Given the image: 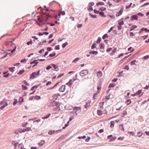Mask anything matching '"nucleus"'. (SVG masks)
<instances>
[{
    "instance_id": "nucleus-10",
    "label": "nucleus",
    "mask_w": 149,
    "mask_h": 149,
    "mask_svg": "<svg viewBox=\"0 0 149 149\" xmlns=\"http://www.w3.org/2000/svg\"><path fill=\"white\" fill-rule=\"evenodd\" d=\"M76 80V79H73L70 80L67 83L66 85H68L70 87L71 86L73 83L74 81Z\"/></svg>"
},
{
    "instance_id": "nucleus-25",
    "label": "nucleus",
    "mask_w": 149,
    "mask_h": 149,
    "mask_svg": "<svg viewBox=\"0 0 149 149\" xmlns=\"http://www.w3.org/2000/svg\"><path fill=\"white\" fill-rule=\"evenodd\" d=\"M89 54H98V52L96 51H91L90 52Z\"/></svg>"
},
{
    "instance_id": "nucleus-45",
    "label": "nucleus",
    "mask_w": 149,
    "mask_h": 149,
    "mask_svg": "<svg viewBox=\"0 0 149 149\" xmlns=\"http://www.w3.org/2000/svg\"><path fill=\"white\" fill-rule=\"evenodd\" d=\"M89 14L90 15L92 18H96V16L95 15H93L91 13H89Z\"/></svg>"
},
{
    "instance_id": "nucleus-39",
    "label": "nucleus",
    "mask_w": 149,
    "mask_h": 149,
    "mask_svg": "<svg viewBox=\"0 0 149 149\" xmlns=\"http://www.w3.org/2000/svg\"><path fill=\"white\" fill-rule=\"evenodd\" d=\"M25 70L24 69L20 70L19 71V75H21L24 72Z\"/></svg>"
},
{
    "instance_id": "nucleus-29",
    "label": "nucleus",
    "mask_w": 149,
    "mask_h": 149,
    "mask_svg": "<svg viewBox=\"0 0 149 149\" xmlns=\"http://www.w3.org/2000/svg\"><path fill=\"white\" fill-rule=\"evenodd\" d=\"M138 62L134 60V61H132L131 62V65H135L136 63H138Z\"/></svg>"
},
{
    "instance_id": "nucleus-51",
    "label": "nucleus",
    "mask_w": 149,
    "mask_h": 149,
    "mask_svg": "<svg viewBox=\"0 0 149 149\" xmlns=\"http://www.w3.org/2000/svg\"><path fill=\"white\" fill-rule=\"evenodd\" d=\"M54 131H50L48 132V133L49 134H54Z\"/></svg>"
},
{
    "instance_id": "nucleus-22",
    "label": "nucleus",
    "mask_w": 149,
    "mask_h": 149,
    "mask_svg": "<svg viewBox=\"0 0 149 149\" xmlns=\"http://www.w3.org/2000/svg\"><path fill=\"white\" fill-rule=\"evenodd\" d=\"M131 102V101L130 99L127 100L125 102V103L127 105H129Z\"/></svg>"
},
{
    "instance_id": "nucleus-46",
    "label": "nucleus",
    "mask_w": 149,
    "mask_h": 149,
    "mask_svg": "<svg viewBox=\"0 0 149 149\" xmlns=\"http://www.w3.org/2000/svg\"><path fill=\"white\" fill-rule=\"evenodd\" d=\"M137 135L138 137H141L142 136V133L140 132H138L137 133Z\"/></svg>"
},
{
    "instance_id": "nucleus-53",
    "label": "nucleus",
    "mask_w": 149,
    "mask_h": 149,
    "mask_svg": "<svg viewBox=\"0 0 149 149\" xmlns=\"http://www.w3.org/2000/svg\"><path fill=\"white\" fill-rule=\"evenodd\" d=\"M38 87V86H33L31 89V90H33L34 89H36Z\"/></svg>"
},
{
    "instance_id": "nucleus-31",
    "label": "nucleus",
    "mask_w": 149,
    "mask_h": 149,
    "mask_svg": "<svg viewBox=\"0 0 149 149\" xmlns=\"http://www.w3.org/2000/svg\"><path fill=\"white\" fill-rule=\"evenodd\" d=\"M134 50V49L132 48V47H130L128 49V51H130V52H133Z\"/></svg>"
},
{
    "instance_id": "nucleus-7",
    "label": "nucleus",
    "mask_w": 149,
    "mask_h": 149,
    "mask_svg": "<svg viewBox=\"0 0 149 149\" xmlns=\"http://www.w3.org/2000/svg\"><path fill=\"white\" fill-rule=\"evenodd\" d=\"M88 73V70H84L81 71L80 72L79 74L81 76L83 77L87 74Z\"/></svg>"
},
{
    "instance_id": "nucleus-63",
    "label": "nucleus",
    "mask_w": 149,
    "mask_h": 149,
    "mask_svg": "<svg viewBox=\"0 0 149 149\" xmlns=\"http://www.w3.org/2000/svg\"><path fill=\"white\" fill-rule=\"evenodd\" d=\"M127 114V112L126 111H124L123 112V113L122 114V117L124 116L125 115Z\"/></svg>"
},
{
    "instance_id": "nucleus-33",
    "label": "nucleus",
    "mask_w": 149,
    "mask_h": 149,
    "mask_svg": "<svg viewBox=\"0 0 149 149\" xmlns=\"http://www.w3.org/2000/svg\"><path fill=\"white\" fill-rule=\"evenodd\" d=\"M116 86V84L115 83L111 84H110L109 88L113 87Z\"/></svg>"
},
{
    "instance_id": "nucleus-6",
    "label": "nucleus",
    "mask_w": 149,
    "mask_h": 149,
    "mask_svg": "<svg viewBox=\"0 0 149 149\" xmlns=\"http://www.w3.org/2000/svg\"><path fill=\"white\" fill-rule=\"evenodd\" d=\"M0 105H1L2 107H4V108L8 105L7 100H3L0 103Z\"/></svg>"
},
{
    "instance_id": "nucleus-19",
    "label": "nucleus",
    "mask_w": 149,
    "mask_h": 149,
    "mask_svg": "<svg viewBox=\"0 0 149 149\" xmlns=\"http://www.w3.org/2000/svg\"><path fill=\"white\" fill-rule=\"evenodd\" d=\"M51 65L52 66L53 68H54V69L56 70L57 71L58 70V66L54 64H52Z\"/></svg>"
},
{
    "instance_id": "nucleus-36",
    "label": "nucleus",
    "mask_w": 149,
    "mask_h": 149,
    "mask_svg": "<svg viewBox=\"0 0 149 149\" xmlns=\"http://www.w3.org/2000/svg\"><path fill=\"white\" fill-rule=\"evenodd\" d=\"M50 115H51L50 113H49L48 115H46L45 117H42V119H47L49 117V116H50Z\"/></svg>"
},
{
    "instance_id": "nucleus-20",
    "label": "nucleus",
    "mask_w": 149,
    "mask_h": 149,
    "mask_svg": "<svg viewBox=\"0 0 149 149\" xmlns=\"http://www.w3.org/2000/svg\"><path fill=\"white\" fill-rule=\"evenodd\" d=\"M45 143V141L44 140H42L40 143H38V145L40 146H42Z\"/></svg>"
},
{
    "instance_id": "nucleus-9",
    "label": "nucleus",
    "mask_w": 149,
    "mask_h": 149,
    "mask_svg": "<svg viewBox=\"0 0 149 149\" xmlns=\"http://www.w3.org/2000/svg\"><path fill=\"white\" fill-rule=\"evenodd\" d=\"M65 14V13L64 11H61L58 13V15H54L53 16V17L55 18H57V17H58L59 18H60L61 15H64Z\"/></svg>"
},
{
    "instance_id": "nucleus-56",
    "label": "nucleus",
    "mask_w": 149,
    "mask_h": 149,
    "mask_svg": "<svg viewBox=\"0 0 149 149\" xmlns=\"http://www.w3.org/2000/svg\"><path fill=\"white\" fill-rule=\"evenodd\" d=\"M64 75V74L63 73L61 74H59L57 77V79H58L59 78L62 77Z\"/></svg>"
},
{
    "instance_id": "nucleus-17",
    "label": "nucleus",
    "mask_w": 149,
    "mask_h": 149,
    "mask_svg": "<svg viewBox=\"0 0 149 149\" xmlns=\"http://www.w3.org/2000/svg\"><path fill=\"white\" fill-rule=\"evenodd\" d=\"M108 16L111 19H114L115 18V15L112 14H109L108 15Z\"/></svg>"
},
{
    "instance_id": "nucleus-2",
    "label": "nucleus",
    "mask_w": 149,
    "mask_h": 149,
    "mask_svg": "<svg viewBox=\"0 0 149 149\" xmlns=\"http://www.w3.org/2000/svg\"><path fill=\"white\" fill-rule=\"evenodd\" d=\"M4 49L11 51V53L15 51L16 47L15 46V40L13 39H8L6 40L4 44L3 45Z\"/></svg>"
},
{
    "instance_id": "nucleus-23",
    "label": "nucleus",
    "mask_w": 149,
    "mask_h": 149,
    "mask_svg": "<svg viewBox=\"0 0 149 149\" xmlns=\"http://www.w3.org/2000/svg\"><path fill=\"white\" fill-rule=\"evenodd\" d=\"M59 83V82H58L56 84H55L54 85V86L52 87V88H48L47 89V90H51V89H53V88H54V87H55L56 86H57V85Z\"/></svg>"
},
{
    "instance_id": "nucleus-18",
    "label": "nucleus",
    "mask_w": 149,
    "mask_h": 149,
    "mask_svg": "<svg viewBox=\"0 0 149 149\" xmlns=\"http://www.w3.org/2000/svg\"><path fill=\"white\" fill-rule=\"evenodd\" d=\"M102 75V73L101 71H98L97 73V76L98 77H101Z\"/></svg>"
},
{
    "instance_id": "nucleus-64",
    "label": "nucleus",
    "mask_w": 149,
    "mask_h": 149,
    "mask_svg": "<svg viewBox=\"0 0 149 149\" xmlns=\"http://www.w3.org/2000/svg\"><path fill=\"white\" fill-rule=\"evenodd\" d=\"M94 5V3H93L91 2L89 3L88 5V6L91 7L92 6H93Z\"/></svg>"
},
{
    "instance_id": "nucleus-4",
    "label": "nucleus",
    "mask_w": 149,
    "mask_h": 149,
    "mask_svg": "<svg viewBox=\"0 0 149 149\" xmlns=\"http://www.w3.org/2000/svg\"><path fill=\"white\" fill-rule=\"evenodd\" d=\"M107 113V111L105 110H103L99 109L97 111V114L99 116L102 115L103 114H106Z\"/></svg>"
},
{
    "instance_id": "nucleus-5",
    "label": "nucleus",
    "mask_w": 149,
    "mask_h": 149,
    "mask_svg": "<svg viewBox=\"0 0 149 149\" xmlns=\"http://www.w3.org/2000/svg\"><path fill=\"white\" fill-rule=\"evenodd\" d=\"M124 22L121 20H119L118 21V30H120L122 29V26L124 24Z\"/></svg>"
},
{
    "instance_id": "nucleus-30",
    "label": "nucleus",
    "mask_w": 149,
    "mask_h": 149,
    "mask_svg": "<svg viewBox=\"0 0 149 149\" xmlns=\"http://www.w3.org/2000/svg\"><path fill=\"white\" fill-rule=\"evenodd\" d=\"M34 97L35 99L37 100H39L40 99L41 97L39 96L36 95L35 97Z\"/></svg>"
},
{
    "instance_id": "nucleus-50",
    "label": "nucleus",
    "mask_w": 149,
    "mask_h": 149,
    "mask_svg": "<svg viewBox=\"0 0 149 149\" xmlns=\"http://www.w3.org/2000/svg\"><path fill=\"white\" fill-rule=\"evenodd\" d=\"M86 136H79L78 137V138L79 139H84L86 138Z\"/></svg>"
},
{
    "instance_id": "nucleus-57",
    "label": "nucleus",
    "mask_w": 149,
    "mask_h": 149,
    "mask_svg": "<svg viewBox=\"0 0 149 149\" xmlns=\"http://www.w3.org/2000/svg\"><path fill=\"white\" fill-rule=\"evenodd\" d=\"M137 15L140 16H144V15L141 13H139L137 14Z\"/></svg>"
},
{
    "instance_id": "nucleus-41",
    "label": "nucleus",
    "mask_w": 149,
    "mask_h": 149,
    "mask_svg": "<svg viewBox=\"0 0 149 149\" xmlns=\"http://www.w3.org/2000/svg\"><path fill=\"white\" fill-rule=\"evenodd\" d=\"M119 128L122 131H124V130L123 125H119Z\"/></svg>"
},
{
    "instance_id": "nucleus-58",
    "label": "nucleus",
    "mask_w": 149,
    "mask_h": 149,
    "mask_svg": "<svg viewBox=\"0 0 149 149\" xmlns=\"http://www.w3.org/2000/svg\"><path fill=\"white\" fill-rule=\"evenodd\" d=\"M55 55L56 53H54L49 54V56L50 57H52L54 56Z\"/></svg>"
},
{
    "instance_id": "nucleus-60",
    "label": "nucleus",
    "mask_w": 149,
    "mask_h": 149,
    "mask_svg": "<svg viewBox=\"0 0 149 149\" xmlns=\"http://www.w3.org/2000/svg\"><path fill=\"white\" fill-rule=\"evenodd\" d=\"M17 102V99H15L14 101L13 102V104L14 105H15Z\"/></svg>"
},
{
    "instance_id": "nucleus-34",
    "label": "nucleus",
    "mask_w": 149,
    "mask_h": 149,
    "mask_svg": "<svg viewBox=\"0 0 149 149\" xmlns=\"http://www.w3.org/2000/svg\"><path fill=\"white\" fill-rule=\"evenodd\" d=\"M132 3H131L129 5L127 4L126 7V9H129L132 6Z\"/></svg>"
},
{
    "instance_id": "nucleus-48",
    "label": "nucleus",
    "mask_w": 149,
    "mask_h": 149,
    "mask_svg": "<svg viewBox=\"0 0 149 149\" xmlns=\"http://www.w3.org/2000/svg\"><path fill=\"white\" fill-rule=\"evenodd\" d=\"M88 10L89 11H91L93 10L92 7L88 6Z\"/></svg>"
},
{
    "instance_id": "nucleus-59",
    "label": "nucleus",
    "mask_w": 149,
    "mask_h": 149,
    "mask_svg": "<svg viewBox=\"0 0 149 149\" xmlns=\"http://www.w3.org/2000/svg\"><path fill=\"white\" fill-rule=\"evenodd\" d=\"M32 43V41L31 40L30 41L28 42L27 43V44L28 45H31Z\"/></svg>"
},
{
    "instance_id": "nucleus-42",
    "label": "nucleus",
    "mask_w": 149,
    "mask_h": 149,
    "mask_svg": "<svg viewBox=\"0 0 149 149\" xmlns=\"http://www.w3.org/2000/svg\"><path fill=\"white\" fill-rule=\"evenodd\" d=\"M22 89L24 90H26L27 89V88L25 86L22 85Z\"/></svg>"
},
{
    "instance_id": "nucleus-1",
    "label": "nucleus",
    "mask_w": 149,
    "mask_h": 149,
    "mask_svg": "<svg viewBox=\"0 0 149 149\" xmlns=\"http://www.w3.org/2000/svg\"><path fill=\"white\" fill-rule=\"evenodd\" d=\"M52 17L48 13H45L40 16L38 17V20L37 22L38 24L40 26H46L47 24H49L50 26H53L55 25V24L47 23L46 21L49 18Z\"/></svg>"
},
{
    "instance_id": "nucleus-12",
    "label": "nucleus",
    "mask_w": 149,
    "mask_h": 149,
    "mask_svg": "<svg viewBox=\"0 0 149 149\" xmlns=\"http://www.w3.org/2000/svg\"><path fill=\"white\" fill-rule=\"evenodd\" d=\"M65 89V85H62L59 88L60 92H63Z\"/></svg>"
},
{
    "instance_id": "nucleus-38",
    "label": "nucleus",
    "mask_w": 149,
    "mask_h": 149,
    "mask_svg": "<svg viewBox=\"0 0 149 149\" xmlns=\"http://www.w3.org/2000/svg\"><path fill=\"white\" fill-rule=\"evenodd\" d=\"M84 106L86 109H87L90 106V103H86Z\"/></svg>"
},
{
    "instance_id": "nucleus-55",
    "label": "nucleus",
    "mask_w": 149,
    "mask_h": 149,
    "mask_svg": "<svg viewBox=\"0 0 149 149\" xmlns=\"http://www.w3.org/2000/svg\"><path fill=\"white\" fill-rule=\"evenodd\" d=\"M141 91L142 90H139L136 93V94L137 95H140L141 94Z\"/></svg>"
},
{
    "instance_id": "nucleus-13",
    "label": "nucleus",
    "mask_w": 149,
    "mask_h": 149,
    "mask_svg": "<svg viewBox=\"0 0 149 149\" xmlns=\"http://www.w3.org/2000/svg\"><path fill=\"white\" fill-rule=\"evenodd\" d=\"M138 18V17L137 15H132L130 19L131 21H133L135 20H137Z\"/></svg>"
},
{
    "instance_id": "nucleus-27",
    "label": "nucleus",
    "mask_w": 149,
    "mask_h": 149,
    "mask_svg": "<svg viewBox=\"0 0 149 149\" xmlns=\"http://www.w3.org/2000/svg\"><path fill=\"white\" fill-rule=\"evenodd\" d=\"M23 101L24 99L23 98H22V97L19 98V102H20V104H22L23 102Z\"/></svg>"
},
{
    "instance_id": "nucleus-35",
    "label": "nucleus",
    "mask_w": 149,
    "mask_h": 149,
    "mask_svg": "<svg viewBox=\"0 0 149 149\" xmlns=\"http://www.w3.org/2000/svg\"><path fill=\"white\" fill-rule=\"evenodd\" d=\"M53 110L54 111H59L60 110V109L59 108V107H57L56 108H54L53 109Z\"/></svg>"
},
{
    "instance_id": "nucleus-37",
    "label": "nucleus",
    "mask_w": 149,
    "mask_h": 149,
    "mask_svg": "<svg viewBox=\"0 0 149 149\" xmlns=\"http://www.w3.org/2000/svg\"><path fill=\"white\" fill-rule=\"evenodd\" d=\"M53 103L57 107H58V106L60 105L59 103L58 102H54Z\"/></svg>"
},
{
    "instance_id": "nucleus-15",
    "label": "nucleus",
    "mask_w": 149,
    "mask_h": 149,
    "mask_svg": "<svg viewBox=\"0 0 149 149\" xmlns=\"http://www.w3.org/2000/svg\"><path fill=\"white\" fill-rule=\"evenodd\" d=\"M143 31H144L146 32H149V30L148 29H146L145 28H143L140 31H139V33H141Z\"/></svg>"
},
{
    "instance_id": "nucleus-61",
    "label": "nucleus",
    "mask_w": 149,
    "mask_h": 149,
    "mask_svg": "<svg viewBox=\"0 0 149 149\" xmlns=\"http://www.w3.org/2000/svg\"><path fill=\"white\" fill-rule=\"evenodd\" d=\"M135 35L132 32H130V37L132 38L133 36H134Z\"/></svg>"
},
{
    "instance_id": "nucleus-11",
    "label": "nucleus",
    "mask_w": 149,
    "mask_h": 149,
    "mask_svg": "<svg viewBox=\"0 0 149 149\" xmlns=\"http://www.w3.org/2000/svg\"><path fill=\"white\" fill-rule=\"evenodd\" d=\"M123 12V10L122 9H120V10H119V11L117 12L116 13V17H119V16H120L122 14Z\"/></svg>"
},
{
    "instance_id": "nucleus-14",
    "label": "nucleus",
    "mask_w": 149,
    "mask_h": 149,
    "mask_svg": "<svg viewBox=\"0 0 149 149\" xmlns=\"http://www.w3.org/2000/svg\"><path fill=\"white\" fill-rule=\"evenodd\" d=\"M38 63V62L37 61V60H35L33 61V62H31L30 63V64L32 65L33 63L34 64V65H33V66H32V67L33 68L34 67H35V66H36V65Z\"/></svg>"
},
{
    "instance_id": "nucleus-49",
    "label": "nucleus",
    "mask_w": 149,
    "mask_h": 149,
    "mask_svg": "<svg viewBox=\"0 0 149 149\" xmlns=\"http://www.w3.org/2000/svg\"><path fill=\"white\" fill-rule=\"evenodd\" d=\"M80 58H75L72 61L73 62H76L77 61L79 60Z\"/></svg>"
},
{
    "instance_id": "nucleus-44",
    "label": "nucleus",
    "mask_w": 149,
    "mask_h": 149,
    "mask_svg": "<svg viewBox=\"0 0 149 149\" xmlns=\"http://www.w3.org/2000/svg\"><path fill=\"white\" fill-rule=\"evenodd\" d=\"M108 37V35L107 34H104L102 37V38L103 39H104L106 38H107Z\"/></svg>"
},
{
    "instance_id": "nucleus-62",
    "label": "nucleus",
    "mask_w": 149,
    "mask_h": 149,
    "mask_svg": "<svg viewBox=\"0 0 149 149\" xmlns=\"http://www.w3.org/2000/svg\"><path fill=\"white\" fill-rule=\"evenodd\" d=\"M52 68V67L50 66V65H48L47 67L46 68V69L47 70H49L50 69Z\"/></svg>"
},
{
    "instance_id": "nucleus-3",
    "label": "nucleus",
    "mask_w": 149,
    "mask_h": 149,
    "mask_svg": "<svg viewBox=\"0 0 149 149\" xmlns=\"http://www.w3.org/2000/svg\"><path fill=\"white\" fill-rule=\"evenodd\" d=\"M40 70H38L37 72H34L30 75V79H34L38 77L40 75Z\"/></svg>"
},
{
    "instance_id": "nucleus-43",
    "label": "nucleus",
    "mask_w": 149,
    "mask_h": 149,
    "mask_svg": "<svg viewBox=\"0 0 149 149\" xmlns=\"http://www.w3.org/2000/svg\"><path fill=\"white\" fill-rule=\"evenodd\" d=\"M15 68V67L10 68H9V69L10 71L13 72L14 71H15L14 69Z\"/></svg>"
},
{
    "instance_id": "nucleus-8",
    "label": "nucleus",
    "mask_w": 149,
    "mask_h": 149,
    "mask_svg": "<svg viewBox=\"0 0 149 149\" xmlns=\"http://www.w3.org/2000/svg\"><path fill=\"white\" fill-rule=\"evenodd\" d=\"M107 139L109 142H111L115 140L116 139V137H113L112 135H110L107 136Z\"/></svg>"
},
{
    "instance_id": "nucleus-24",
    "label": "nucleus",
    "mask_w": 149,
    "mask_h": 149,
    "mask_svg": "<svg viewBox=\"0 0 149 149\" xmlns=\"http://www.w3.org/2000/svg\"><path fill=\"white\" fill-rule=\"evenodd\" d=\"M12 144L14 145L15 146V147H16V146H17V145L18 144V142H15V141H13L12 142Z\"/></svg>"
},
{
    "instance_id": "nucleus-52",
    "label": "nucleus",
    "mask_w": 149,
    "mask_h": 149,
    "mask_svg": "<svg viewBox=\"0 0 149 149\" xmlns=\"http://www.w3.org/2000/svg\"><path fill=\"white\" fill-rule=\"evenodd\" d=\"M106 8H104V7H102L100 8V10L101 11H104L106 10Z\"/></svg>"
},
{
    "instance_id": "nucleus-54",
    "label": "nucleus",
    "mask_w": 149,
    "mask_h": 149,
    "mask_svg": "<svg viewBox=\"0 0 149 149\" xmlns=\"http://www.w3.org/2000/svg\"><path fill=\"white\" fill-rule=\"evenodd\" d=\"M55 49L56 50H58L60 49V46L59 45H57L55 46Z\"/></svg>"
},
{
    "instance_id": "nucleus-47",
    "label": "nucleus",
    "mask_w": 149,
    "mask_h": 149,
    "mask_svg": "<svg viewBox=\"0 0 149 149\" xmlns=\"http://www.w3.org/2000/svg\"><path fill=\"white\" fill-rule=\"evenodd\" d=\"M104 104V102H100L99 103V105L100 106V109H102V106Z\"/></svg>"
},
{
    "instance_id": "nucleus-21",
    "label": "nucleus",
    "mask_w": 149,
    "mask_h": 149,
    "mask_svg": "<svg viewBox=\"0 0 149 149\" xmlns=\"http://www.w3.org/2000/svg\"><path fill=\"white\" fill-rule=\"evenodd\" d=\"M10 54V53H7V52H3V54L2 55H3V57H2V58H4L6 57L8 54Z\"/></svg>"
},
{
    "instance_id": "nucleus-28",
    "label": "nucleus",
    "mask_w": 149,
    "mask_h": 149,
    "mask_svg": "<svg viewBox=\"0 0 149 149\" xmlns=\"http://www.w3.org/2000/svg\"><path fill=\"white\" fill-rule=\"evenodd\" d=\"M115 123L113 121H112L111 122V125L110 127L111 128H113L114 127Z\"/></svg>"
},
{
    "instance_id": "nucleus-16",
    "label": "nucleus",
    "mask_w": 149,
    "mask_h": 149,
    "mask_svg": "<svg viewBox=\"0 0 149 149\" xmlns=\"http://www.w3.org/2000/svg\"><path fill=\"white\" fill-rule=\"evenodd\" d=\"M100 48L101 49L102 51L103 52L104 50V43H101L100 44Z\"/></svg>"
},
{
    "instance_id": "nucleus-32",
    "label": "nucleus",
    "mask_w": 149,
    "mask_h": 149,
    "mask_svg": "<svg viewBox=\"0 0 149 149\" xmlns=\"http://www.w3.org/2000/svg\"><path fill=\"white\" fill-rule=\"evenodd\" d=\"M101 89V87L100 86H98L97 87V93H99L100 92V91Z\"/></svg>"
},
{
    "instance_id": "nucleus-26",
    "label": "nucleus",
    "mask_w": 149,
    "mask_h": 149,
    "mask_svg": "<svg viewBox=\"0 0 149 149\" xmlns=\"http://www.w3.org/2000/svg\"><path fill=\"white\" fill-rule=\"evenodd\" d=\"M7 73V72H5L3 73V74L4 75H3V77H8L9 75H10V74L9 73H8L6 74Z\"/></svg>"
},
{
    "instance_id": "nucleus-40",
    "label": "nucleus",
    "mask_w": 149,
    "mask_h": 149,
    "mask_svg": "<svg viewBox=\"0 0 149 149\" xmlns=\"http://www.w3.org/2000/svg\"><path fill=\"white\" fill-rule=\"evenodd\" d=\"M68 45V43L67 42H65V43L63 44L62 45V47L63 48H64Z\"/></svg>"
}]
</instances>
